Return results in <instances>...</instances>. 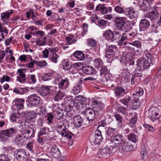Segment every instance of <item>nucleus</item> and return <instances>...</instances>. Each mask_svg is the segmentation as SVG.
I'll return each instance as SVG.
<instances>
[{
    "label": "nucleus",
    "instance_id": "f257e3e1",
    "mask_svg": "<svg viewBox=\"0 0 161 161\" xmlns=\"http://www.w3.org/2000/svg\"><path fill=\"white\" fill-rule=\"evenodd\" d=\"M18 130L16 127L10 128L5 130L0 131V140L4 142H7L8 140V138H10L13 135H15L14 141L16 144L19 146H22L25 142L23 139V136L21 134L17 133Z\"/></svg>",
    "mask_w": 161,
    "mask_h": 161
},
{
    "label": "nucleus",
    "instance_id": "f03ea898",
    "mask_svg": "<svg viewBox=\"0 0 161 161\" xmlns=\"http://www.w3.org/2000/svg\"><path fill=\"white\" fill-rule=\"evenodd\" d=\"M19 123L20 125L19 126L22 130L21 133L23 136L24 138L25 139H29L33 138L36 132L35 129L32 127H29L28 129H26V128L28 127L26 125L25 123L24 120L20 121L19 120Z\"/></svg>",
    "mask_w": 161,
    "mask_h": 161
},
{
    "label": "nucleus",
    "instance_id": "7ed1b4c3",
    "mask_svg": "<svg viewBox=\"0 0 161 161\" xmlns=\"http://www.w3.org/2000/svg\"><path fill=\"white\" fill-rule=\"evenodd\" d=\"M145 56L146 58H140L138 63L140 67L144 69L148 68L150 64L155 63V60H157L156 57L155 58L154 56L150 53H146Z\"/></svg>",
    "mask_w": 161,
    "mask_h": 161
},
{
    "label": "nucleus",
    "instance_id": "20e7f679",
    "mask_svg": "<svg viewBox=\"0 0 161 161\" xmlns=\"http://www.w3.org/2000/svg\"><path fill=\"white\" fill-rule=\"evenodd\" d=\"M128 34L126 33H124L121 35L119 32L116 31L114 32V41L119 40L118 41V44L120 46H125L127 42L126 41L129 40Z\"/></svg>",
    "mask_w": 161,
    "mask_h": 161
},
{
    "label": "nucleus",
    "instance_id": "39448f33",
    "mask_svg": "<svg viewBox=\"0 0 161 161\" xmlns=\"http://www.w3.org/2000/svg\"><path fill=\"white\" fill-rule=\"evenodd\" d=\"M113 149L114 148L121 146L125 142L124 136L120 134H117L115 135L110 140Z\"/></svg>",
    "mask_w": 161,
    "mask_h": 161
},
{
    "label": "nucleus",
    "instance_id": "423d86ee",
    "mask_svg": "<svg viewBox=\"0 0 161 161\" xmlns=\"http://www.w3.org/2000/svg\"><path fill=\"white\" fill-rule=\"evenodd\" d=\"M56 129L58 132L62 136L68 137L69 139L72 138L73 134L71 132L68 133L66 131L65 126L63 121L60 122L58 123Z\"/></svg>",
    "mask_w": 161,
    "mask_h": 161
},
{
    "label": "nucleus",
    "instance_id": "0eeeda50",
    "mask_svg": "<svg viewBox=\"0 0 161 161\" xmlns=\"http://www.w3.org/2000/svg\"><path fill=\"white\" fill-rule=\"evenodd\" d=\"M56 87H53L42 85L41 87L38 88L37 91L38 94L42 97L46 96L52 91L56 89Z\"/></svg>",
    "mask_w": 161,
    "mask_h": 161
},
{
    "label": "nucleus",
    "instance_id": "6e6552de",
    "mask_svg": "<svg viewBox=\"0 0 161 161\" xmlns=\"http://www.w3.org/2000/svg\"><path fill=\"white\" fill-rule=\"evenodd\" d=\"M113 147L111 146H106L100 150L99 154L102 158L109 157L113 154Z\"/></svg>",
    "mask_w": 161,
    "mask_h": 161
},
{
    "label": "nucleus",
    "instance_id": "1a4fd4ad",
    "mask_svg": "<svg viewBox=\"0 0 161 161\" xmlns=\"http://www.w3.org/2000/svg\"><path fill=\"white\" fill-rule=\"evenodd\" d=\"M133 149L134 147L133 145L129 144L124 142V143L119 147V150L122 154L121 156L125 157L127 152H130Z\"/></svg>",
    "mask_w": 161,
    "mask_h": 161
},
{
    "label": "nucleus",
    "instance_id": "9d476101",
    "mask_svg": "<svg viewBox=\"0 0 161 161\" xmlns=\"http://www.w3.org/2000/svg\"><path fill=\"white\" fill-rule=\"evenodd\" d=\"M89 138L90 141L95 144H98L103 138L101 131L99 129H97L95 132V134L91 135Z\"/></svg>",
    "mask_w": 161,
    "mask_h": 161
},
{
    "label": "nucleus",
    "instance_id": "9b49d317",
    "mask_svg": "<svg viewBox=\"0 0 161 161\" xmlns=\"http://www.w3.org/2000/svg\"><path fill=\"white\" fill-rule=\"evenodd\" d=\"M148 112L149 114L148 117L153 122L157 120L161 117V113L160 114L157 112L156 108L153 107L149 109Z\"/></svg>",
    "mask_w": 161,
    "mask_h": 161
},
{
    "label": "nucleus",
    "instance_id": "f8f14e48",
    "mask_svg": "<svg viewBox=\"0 0 161 161\" xmlns=\"http://www.w3.org/2000/svg\"><path fill=\"white\" fill-rule=\"evenodd\" d=\"M126 18L125 17H117L115 20L116 28L119 31L124 30L125 28Z\"/></svg>",
    "mask_w": 161,
    "mask_h": 161
},
{
    "label": "nucleus",
    "instance_id": "ddd939ff",
    "mask_svg": "<svg viewBox=\"0 0 161 161\" xmlns=\"http://www.w3.org/2000/svg\"><path fill=\"white\" fill-rule=\"evenodd\" d=\"M28 102L31 105L36 106L40 102V98L36 94L31 95L28 97Z\"/></svg>",
    "mask_w": 161,
    "mask_h": 161
},
{
    "label": "nucleus",
    "instance_id": "4468645a",
    "mask_svg": "<svg viewBox=\"0 0 161 161\" xmlns=\"http://www.w3.org/2000/svg\"><path fill=\"white\" fill-rule=\"evenodd\" d=\"M25 100L24 99L16 98L12 102V107L15 110L21 109L24 108L23 103Z\"/></svg>",
    "mask_w": 161,
    "mask_h": 161
},
{
    "label": "nucleus",
    "instance_id": "2eb2a0df",
    "mask_svg": "<svg viewBox=\"0 0 161 161\" xmlns=\"http://www.w3.org/2000/svg\"><path fill=\"white\" fill-rule=\"evenodd\" d=\"M92 105L93 109L96 111L97 113L101 111L103 107V103L98 101L95 99H92Z\"/></svg>",
    "mask_w": 161,
    "mask_h": 161
},
{
    "label": "nucleus",
    "instance_id": "dca6fc26",
    "mask_svg": "<svg viewBox=\"0 0 161 161\" xmlns=\"http://www.w3.org/2000/svg\"><path fill=\"white\" fill-rule=\"evenodd\" d=\"M150 21L146 19H142L140 22L139 26L140 30L143 31L146 30L150 26Z\"/></svg>",
    "mask_w": 161,
    "mask_h": 161
},
{
    "label": "nucleus",
    "instance_id": "f3484780",
    "mask_svg": "<svg viewBox=\"0 0 161 161\" xmlns=\"http://www.w3.org/2000/svg\"><path fill=\"white\" fill-rule=\"evenodd\" d=\"M114 93L117 98H120L125 94V90L120 86H117L115 88Z\"/></svg>",
    "mask_w": 161,
    "mask_h": 161
},
{
    "label": "nucleus",
    "instance_id": "a211bd4d",
    "mask_svg": "<svg viewBox=\"0 0 161 161\" xmlns=\"http://www.w3.org/2000/svg\"><path fill=\"white\" fill-rule=\"evenodd\" d=\"M50 154L54 158H59L60 155V150L56 145L53 146L51 147Z\"/></svg>",
    "mask_w": 161,
    "mask_h": 161
},
{
    "label": "nucleus",
    "instance_id": "6ab92c4d",
    "mask_svg": "<svg viewBox=\"0 0 161 161\" xmlns=\"http://www.w3.org/2000/svg\"><path fill=\"white\" fill-rule=\"evenodd\" d=\"M26 71L25 69H19L18 70V72L19 74V76L17 77V80L20 83H24L26 79L25 78L26 77L25 75L23 73Z\"/></svg>",
    "mask_w": 161,
    "mask_h": 161
},
{
    "label": "nucleus",
    "instance_id": "aec40b11",
    "mask_svg": "<svg viewBox=\"0 0 161 161\" xmlns=\"http://www.w3.org/2000/svg\"><path fill=\"white\" fill-rule=\"evenodd\" d=\"M124 13L126 16L131 19L136 18L137 16V13L133 9H126L125 11H124Z\"/></svg>",
    "mask_w": 161,
    "mask_h": 161
},
{
    "label": "nucleus",
    "instance_id": "412c9836",
    "mask_svg": "<svg viewBox=\"0 0 161 161\" xmlns=\"http://www.w3.org/2000/svg\"><path fill=\"white\" fill-rule=\"evenodd\" d=\"M103 36L106 40L109 42L114 41V32L110 30H108L105 31Z\"/></svg>",
    "mask_w": 161,
    "mask_h": 161
},
{
    "label": "nucleus",
    "instance_id": "4be33fe9",
    "mask_svg": "<svg viewBox=\"0 0 161 161\" xmlns=\"http://www.w3.org/2000/svg\"><path fill=\"white\" fill-rule=\"evenodd\" d=\"M112 121V119L110 116L106 117L105 119L102 120L98 122L97 129L100 128L101 127H105L107 124H109Z\"/></svg>",
    "mask_w": 161,
    "mask_h": 161
},
{
    "label": "nucleus",
    "instance_id": "5701e85b",
    "mask_svg": "<svg viewBox=\"0 0 161 161\" xmlns=\"http://www.w3.org/2000/svg\"><path fill=\"white\" fill-rule=\"evenodd\" d=\"M96 112L93 110H87L85 113L86 118L89 121H92L95 118V115Z\"/></svg>",
    "mask_w": 161,
    "mask_h": 161
},
{
    "label": "nucleus",
    "instance_id": "b1692460",
    "mask_svg": "<svg viewBox=\"0 0 161 161\" xmlns=\"http://www.w3.org/2000/svg\"><path fill=\"white\" fill-rule=\"evenodd\" d=\"M14 155H15L16 158L17 160H20L24 157L26 155L25 151L24 149H20L16 150L14 152Z\"/></svg>",
    "mask_w": 161,
    "mask_h": 161
},
{
    "label": "nucleus",
    "instance_id": "393cba45",
    "mask_svg": "<svg viewBox=\"0 0 161 161\" xmlns=\"http://www.w3.org/2000/svg\"><path fill=\"white\" fill-rule=\"evenodd\" d=\"M73 120L75 127L76 128L80 127L83 122V120L80 115H77L74 116Z\"/></svg>",
    "mask_w": 161,
    "mask_h": 161
},
{
    "label": "nucleus",
    "instance_id": "a878e982",
    "mask_svg": "<svg viewBox=\"0 0 161 161\" xmlns=\"http://www.w3.org/2000/svg\"><path fill=\"white\" fill-rule=\"evenodd\" d=\"M69 84V80L68 78H65L61 80L58 83V87L60 89L64 90L66 89Z\"/></svg>",
    "mask_w": 161,
    "mask_h": 161
},
{
    "label": "nucleus",
    "instance_id": "bb28decb",
    "mask_svg": "<svg viewBox=\"0 0 161 161\" xmlns=\"http://www.w3.org/2000/svg\"><path fill=\"white\" fill-rule=\"evenodd\" d=\"M73 101L75 102V103H77L78 106H81V103L86 104L85 103V98L81 95L75 96Z\"/></svg>",
    "mask_w": 161,
    "mask_h": 161
},
{
    "label": "nucleus",
    "instance_id": "cd10ccee",
    "mask_svg": "<svg viewBox=\"0 0 161 161\" xmlns=\"http://www.w3.org/2000/svg\"><path fill=\"white\" fill-rule=\"evenodd\" d=\"M131 108L136 110L139 108L141 105V103L139 100L137 98L132 100L131 101Z\"/></svg>",
    "mask_w": 161,
    "mask_h": 161
},
{
    "label": "nucleus",
    "instance_id": "c85d7f7f",
    "mask_svg": "<svg viewBox=\"0 0 161 161\" xmlns=\"http://www.w3.org/2000/svg\"><path fill=\"white\" fill-rule=\"evenodd\" d=\"M83 72L87 75H92L94 72L95 69L92 66L87 65L82 68Z\"/></svg>",
    "mask_w": 161,
    "mask_h": 161
},
{
    "label": "nucleus",
    "instance_id": "c756f323",
    "mask_svg": "<svg viewBox=\"0 0 161 161\" xmlns=\"http://www.w3.org/2000/svg\"><path fill=\"white\" fill-rule=\"evenodd\" d=\"M82 81L80 80L77 84L74 86L73 89V92L74 93L76 94L79 93L82 89Z\"/></svg>",
    "mask_w": 161,
    "mask_h": 161
},
{
    "label": "nucleus",
    "instance_id": "7c9ffc66",
    "mask_svg": "<svg viewBox=\"0 0 161 161\" xmlns=\"http://www.w3.org/2000/svg\"><path fill=\"white\" fill-rule=\"evenodd\" d=\"M118 51V47L116 45H112L107 47L106 52L114 54Z\"/></svg>",
    "mask_w": 161,
    "mask_h": 161
},
{
    "label": "nucleus",
    "instance_id": "2f4dec72",
    "mask_svg": "<svg viewBox=\"0 0 161 161\" xmlns=\"http://www.w3.org/2000/svg\"><path fill=\"white\" fill-rule=\"evenodd\" d=\"M105 131L106 135L108 136L112 137L116 133V129L110 127H106L105 128Z\"/></svg>",
    "mask_w": 161,
    "mask_h": 161
},
{
    "label": "nucleus",
    "instance_id": "473e14b6",
    "mask_svg": "<svg viewBox=\"0 0 161 161\" xmlns=\"http://www.w3.org/2000/svg\"><path fill=\"white\" fill-rule=\"evenodd\" d=\"M73 55L78 60L82 61L84 59L85 55L81 51H76L74 53Z\"/></svg>",
    "mask_w": 161,
    "mask_h": 161
},
{
    "label": "nucleus",
    "instance_id": "72a5a7b5",
    "mask_svg": "<svg viewBox=\"0 0 161 161\" xmlns=\"http://www.w3.org/2000/svg\"><path fill=\"white\" fill-rule=\"evenodd\" d=\"M87 42L88 45L93 47L95 50L97 49V42L94 39L92 38L88 39L87 40Z\"/></svg>",
    "mask_w": 161,
    "mask_h": 161
},
{
    "label": "nucleus",
    "instance_id": "f704fd0d",
    "mask_svg": "<svg viewBox=\"0 0 161 161\" xmlns=\"http://www.w3.org/2000/svg\"><path fill=\"white\" fill-rule=\"evenodd\" d=\"M128 140L132 142L136 143L138 139V136L134 133H130L127 135Z\"/></svg>",
    "mask_w": 161,
    "mask_h": 161
},
{
    "label": "nucleus",
    "instance_id": "c9c22d12",
    "mask_svg": "<svg viewBox=\"0 0 161 161\" xmlns=\"http://www.w3.org/2000/svg\"><path fill=\"white\" fill-rule=\"evenodd\" d=\"M114 116L117 122L118 126L119 127L122 126V124L123 122V117L119 114L117 113H116L114 115Z\"/></svg>",
    "mask_w": 161,
    "mask_h": 161
},
{
    "label": "nucleus",
    "instance_id": "e433bc0d",
    "mask_svg": "<svg viewBox=\"0 0 161 161\" xmlns=\"http://www.w3.org/2000/svg\"><path fill=\"white\" fill-rule=\"evenodd\" d=\"M130 78V75L128 70H126L125 72L122 73V78L125 82L129 81Z\"/></svg>",
    "mask_w": 161,
    "mask_h": 161
},
{
    "label": "nucleus",
    "instance_id": "4c0bfd02",
    "mask_svg": "<svg viewBox=\"0 0 161 161\" xmlns=\"http://www.w3.org/2000/svg\"><path fill=\"white\" fill-rule=\"evenodd\" d=\"M131 100V98L130 97L126 96L125 98L120 99L119 100V102L127 107L128 106L129 103Z\"/></svg>",
    "mask_w": 161,
    "mask_h": 161
},
{
    "label": "nucleus",
    "instance_id": "58836bf2",
    "mask_svg": "<svg viewBox=\"0 0 161 161\" xmlns=\"http://www.w3.org/2000/svg\"><path fill=\"white\" fill-rule=\"evenodd\" d=\"M57 108L58 109V111L57 110L56 112L55 115L56 118L58 119L63 118V117L65 116L64 113L63 112V110L62 109L58 108V107H57Z\"/></svg>",
    "mask_w": 161,
    "mask_h": 161
},
{
    "label": "nucleus",
    "instance_id": "ea45409f",
    "mask_svg": "<svg viewBox=\"0 0 161 161\" xmlns=\"http://www.w3.org/2000/svg\"><path fill=\"white\" fill-rule=\"evenodd\" d=\"M46 36H44L42 38H38L36 41V43L39 46L45 45L46 43Z\"/></svg>",
    "mask_w": 161,
    "mask_h": 161
},
{
    "label": "nucleus",
    "instance_id": "a19ab883",
    "mask_svg": "<svg viewBox=\"0 0 161 161\" xmlns=\"http://www.w3.org/2000/svg\"><path fill=\"white\" fill-rule=\"evenodd\" d=\"M34 143L32 142H31L28 143L26 146V151L30 152L31 153H34Z\"/></svg>",
    "mask_w": 161,
    "mask_h": 161
},
{
    "label": "nucleus",
    "instance_id": "79ce46f5",
    "mask_svg": "<svg viewBox=\"0 0 161 161\" xmlns=\"http://www.w3.org/2000/svg\"><path fill=\"white\" fill-rule=\"evenodd\" d=\"M103 64L102 60L100 58L95 59L94 61V65L96 68L102 67Z\"/></svg>",
    "mask_w": 161,
    "mask_h": 161
},
{
    "label": "nucleus",
    "instance_id": "37998d69",
    "mask_svg": "<svg viewBox=\"0 0 161 161\" xmlns=\"http://www.w3.org/2000/svg\"><path fill=\"white\" fill-rule=\"evenodd\" d=\"M13 12V10H11L7 12H4L1 14V19L4 20L5 19L8 18L9 15L11 14Z\"/></svg>",
    "mask_w": 161,
    "mask_h": 161
},
{
    "label": "nucleus",
    "instance_id": "c03bdc74",
    "mask_svg": "<svg viewBox=\"0 0 161 161\" xmlns=\"http://www.w3.org/2000/svg\"><path fill=\"white\" fill-rule=\"evenodd\" d=\"M144 93L143 89L140 87H137L135 93H133L134 96H136L137 97H139L142 95Z\"/></svg>",
    "mask_w": 161,
    "mask_h": 161
},
{
    "label": "nucleus",
    "instance_id": "a18cd8bd",
    "mask_svg": "<svg viewBox=\"0 0 161 161\" xmlns=\"http://www.w3.org/2000/svg\"><path fill=\"white\" fill-rule=\"evenodd\" d=\"M20 115L21 114L19 113H13L11 115L10 119L13 122H16L17 119H19L20 118Z\"/></svg>",
    "mask_w": 161,
    "mask_h": 161
},
{
    "label": "nucleus",
    "instance_id": "49530a36",
    "mask_svg": "<svg viewBox=\"0 0 161 161\" xmlns=\"http://www.w3.org/2000/svg\"><path fill=\"white\" fill-rule=\"evenodd\" d=\"M68 105L65 106V110L67 112H69L72 110L73 107L74 106L75 102L71 101L70 103H68Z\"/></svg>",
    "mask_w": 161,
    "mask_h": 161
},
{
    "label": "nucleus",
    "instance_id": "de8ad7c7",
    "mask_svg": "<svg viewBox=\"0 0 161 161\" xmlns=\"http://www.w3.org/2000/svg\"><path fill=\"white\" fill-rule=\"evenodd\" d=\"M52 76V73L48 72L42 75V79L44 81H48L51 79Z\"/></svg>",
    "mask_w": 161,
    "mask_h": 161
},
{
    "label": "nucleus",
    "instance_id": "09e8293b",
    "mask_svg": "<svg viewBox=\"0 0 161 161\" xmlns=\"http://www.w3.org/2000/svg\"><path fill=\"white\" fill-rule=\"evenodd\" d=\"M147 1L143 0L142 3L140 5V8L144 11L147 10L148 8V6L147 4Z\"/></svg>",
    "mask_w": 161,
    "mask_h": 161
},
{
    "label": "nucleus",
    "instance_id": "8fccbe9b",
    "mask_svg": "<svg viewBox=\"0 0 161 161\" xmlns=\"http://www.w3.org/2000/svg\"><path fill=\"white\" fill-rule=\"evenodd\" d=\"M137 119V117L136 115L131 119L129 125L131 128H134L135 127V125L136 123Z\"/></svg>",
    "mask_w": 161,
    "mask_h": 161
},
{
    "label": "nucleus",
    "instance_id": "3c124183",
    "mask_svg": "<svg viewBox=\"0 0 161 161\" xmlns=\"http://www.w3.org/2000/svg\"><path fill=\"white\" fill-rule=\"evenodd\" d=\"M58 57V56L55 53H51L50 56V60L54 63H57Z\"/></svg>",
    "mask_w": 161,
    "mask_h": 161
},
{
    "label": "nucleus",
    "instance_id": "603ef678",
    "mask_svg": "<svg viewBox=\"0 0 161 161\" xmlns=\"http://www.w3.org/2000/svg\"><path fill=\"white\" fill-rule=\"evenodd\" d=\"M118 111L123 114H125L127 111V108L121 106L117 108Z\"/></svg>",
    "mask_w": 161,
    "mask_h": 161
},
{
    "label": "nucleus",
    "instance_id": "864d4df0",
    "mask_svg": "<svg viewBox=\"0 0 161 161\" xmlns=\"http://www.w3.org/2000/svg\"><path fill=\"white\" fill-rule=\"evenodd\" d=\"M54 119V116L51 113H48L47 115V121L48 122V124L52 123Z\"/></svg>",
    "mask_w": 161,
    "mask_h": 161
},
{
    "label": "nucleus",
    "instance_id": "5fc2aeb1",
    "mask_svg": "<svg viewBox=\"0 0 161 161\" xmlns=\"http://www.w3.org/2000/svg\"><path fill=\"white\" fill-rule=\"evenodd\" d=\"M100 72V75H105L107 74L108 72L107 68L106 67L103 66L101 67Z\"/></svg>",
    "mask_w": 161,
    "mask_h": 161
},
{
    "label": "nucleus",
    "instance_id": "6e6d98bb",
    "mask_svg": "<svg viewBox=\"0 0 161 161\" xmlns=\"http://www.w3.org/2000/svg\"><path fill=\"white\" fill-rule=\"evenodd\" d=\"M35 34V36L38 38H42L44 37L45 32L42 31H36Z\"/></svg>",
    "mask_w": 161,
    "mask_h": 161
},
{
    "label": "nucleus",
    "instance_id": "4d7b16f0",
    "mask_svg": "<svg viewBox=\"0 0 161 161\" xmlns=\"http://www.w3.org/2000/svg\"><path fill=\"white\" fill-rule=\"evenodd\" d=\"M72 65L70 63L69 61H67L63 65V67L64 70H70L71 68Z\"/></svg>",
    "mask_w": 161,
    "mask_h": 161
},
{
    "label": "nucleus",
    "instance_id": "13d9d810",
    "mask_svg": "<svg viewBox=\"0 0 161 161\" xmlns=\"http://www.w3.org/2000/svg\"><path fill=\"white\" fill-rule=\"evenodd\" d=\"M28 116H29L28 118L32 120L36 117L37 114L33 111H31L29 112Z\"/></svg>",
    "mask_w": 161,
    "mask_h": 161
},
{
    "label": "nucleus",
    "instance_id": "bf43d9fd",
    "mask_svg": "<svg viewBox=\"0 0 161 161\" xmlns=\"http://www.w3.org/2000/svg\"><path fill=\"white\" fill-rule=\"evenodd\" d=\"M28 29L31 31L30 35H32L35 36V33H36L37 28L35 26H31L29 27Z\"/></svg>",
    "mask_w": 161,
    "mask_h": 161
},
{
    "label": "nucleus",
    "instance_id": "052dcab7",
    "mask_svg": "<svg viewBox=\"0 0 161 161\" xmlns=\"http://www.w3.org/2000/svg\"><path fill=\"white\" fill-rule=\"evenodd\" d=\"M114 10L116 13L120 14L124 13V11H125V10H124L122 7L119 6L115 7Z\"/></svg>",
    "mask_w": 161,
    "mask_h": 161
},
{
    "label": "nucleus",
    "instance_id": "680f3d73",
    "mask_svg": "<svg viewBox=\"0 0 161 161\" xmlns=\"http://www.w3.org/2000/svg\"><path fill=\"white\" fill-rule=\"evenodd\" d=\"M66 40L67 41V43L68 45H70L72 44L75 43L76 41V40L72 39L71 37H65Z\"/></svg>",
    "mask_w": 161,
    "mask_h": 161
},
{
    "label": "nucleus",
    "instance_id": "e2e57ef3",
    "mask_svg": "<svg viewBox=\"0 0 161 161\" xmlns=\"http://www.w3.org/2000/svg\"><path fill=\"white\" fill-rule=\"evenodd\" d=\"M143 126L146 128L147 130L151 132H153L155 130L154 128L149 125L147 124H144L143 125Z\"/></svg>",
    "mask_w": 161,
    "mask_h": 161
},
{
    "label": "nucleus",
    "instance_id": "0e129e2a",
    "mask_svg": "<svg viewBox=\"0 0 161 161\" xmlns=\"http://www.w3.org/2000/svg\"><path fill=\"white\" fill-rule=\"evenodd\" d=\"M129 44L136 46L139 48L141 47V42L138 41H135L132 43L129 42Z\"/></svg>",
    "mask_w": 161,
    "mask_h": 161
},
{
    "label": "nucleus",
    "instance_id": "69168bd1",
    "mask_svg": "<svg viewBox=\"0 0 161 161\" xmlns=\"http://www.w3.org/2000/svg\"><path fill=\"white\" fill-rule=\"evenodd\" d=\"M73 67L75 69L77 70H80L82 69V65L81 63H75L73 65Z\"/></svg>",
    "mask_w": 161,
    "mask_h": 161
},
{
    "label": "nucleus",
    "instance_id": "338daca9",
    "mask_svg": "<svg viewBox=\"0 0 161 161\" xmlns=\"http://www.w3.org/2000/svg\"><path fill=\"white\" fill-rule=\"evenodd\" d=\"M46 128L45 127L41 129L40 131L38 132V135L39 136H42L43 135H45L46 134Z\"/></svg>",
    "mask_w": 161,
    "mask_h": 161
},
{
    "label": "nucleus",
    "instance_id": "774afa93",
    "mask_svg": "<svg viewBox=\"0 0 161 161\" xmlns=\"http://www.w3.org/2000/svg\"><path fill=\"white\" fill-rule=\"evenodd\" d=\"M157 26L154 24H152L150 26V30L152 32H157Z\"/></svg>",
    "mask_w": 161,
    "mask_h": 161
}]
</instances>
